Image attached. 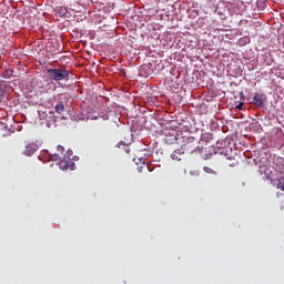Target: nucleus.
<instances>
[{
	"instance_id": "f257e3e1",
	"label": "nucleus",
	"mask_w": 284,
	"mask_h": 284,
	"mask_svg": "<svg viewBox=\"0 0 284 284\" xmlns=\"http://www.w3.org/2000/svg\"><path fill=\"white\" fill-rule=\"evenodd\" d=\"M182 151L186 152V154H201L204 161L207 159H212L214 154H217V150L214 146H210L209 149H203V146L199 145V141L194 138H183V144L181 145Z\"/></svg>"
},
{
	"instance_id": "f03ea898",
	"label": "nucleus",
	"mask_w": 284,
	"mask_h": 284,
	"mask_svg": "<svg viewBox=\"0 0 284 284\" xmlns=\"http://www.w3.org/2000/svg\"><path fill=\"white\" fill-rule=\"evenodd\" d=\"M72 150H68L65 155L61 159L59 158V154L54 153L50 155L49 161H57V165L60 166V170H74V162L79 161L78 156L72 158Z\"/></svg>"
},
{
	"instance_id": "7ed1b4c3",
	"label": "nucleus",
	"mask_w": 284,
	"mask_h": 284,
	"mask_svg": "<svg viewBox=\"0 0 284 284\" xmlns=\"http://www.w3.org/2000/svg\"><path fill=\"white\" fill-rule=\"evenodd\" d=\"M44 77L47 81H68V79H70V71H68L65 67L48 69Z\"/></svg>"
},
{
	"instance_id": "20e7f679",
	"label": "nucleus",
	"mask_w": 284,
	"mask_h": 284,
	"mask_svg": "<svg viewBox=\"0 0 284 284\" xmlns=\"http://www.w3.org/2000/svg\"><path fill=\"white\" fill-rule=\"evenodd\" d=\"M253 103L256 108H263V105H265V94L255 93L253 97Z\"/></svg>"
},
{
	"instance_id": "39448f33",
	"label": "nucleus",
	"mask_w": 284,
	"mask_h": 284,
	"mask_svg": "<svg viewBox=\"0 0 284 284\" xmlns=\"http://www.w3.org/2000/svg\"><path fill=\"white\" fill-rule=\"evenodd\" d=\"M38 150H39V146L34 143H31L26 146V150L23 153L26 154V156H32V154Z\"/></svg>"
},
{
	"instance_id": "423d86ee",
	"label": "nucleus",
	"mask_w": 284,
	"mask_h": 284,
	"mask_svg": "<svg viewBox=\"0 0 284 284\" xmlns=\"http://www.w3.org/2000/svg\"><path fill=\"white\" fill-rule=\"evenodd\" d=\"M183 154H185V151H183V149H178L171 154V159L173 161H182Z\"/></svg>"
},
{
	"instance_id": "0eeeda50",
	"label": "nucleus",
	"mask_w": 284,
	"mask_h": 284,
	"mask_svg": "<svg viewBox=\"0 0 284 284\" xmlns=\"http://www.w3.org/2000/svg\"><path fill=\"white\" fill-rule=\"evenodd\" d=\"M55 112L58 114H63V112H65V105H63V102L55 104Z\"/></svg>"
},
{
	"instance_id": "6e6552de",
	"label": "nucleus",
	"mask_w": 284,
	"mask_h": 284,
	"mask_svg": "<svg viewBox=\"0 0 284 284\" xmlns=\"http://www.w3.org/2000/svg\"><path fill=\"white\" fill-rule=\"evenodd\" d=\"M272 184L274 187H277V190H282V192H284V184L281 182V180H273Z\"/></svg>"
},
{
	"instance_id": "1a4fd4ad",
	"label": "nucleus",
	"mask_w": 284,
	"mask_h": 284,
	"mask_svg": "<svg viewBox=\"0 0 284 284\" xmlns=\"http://www.w3.org/2000/svg\"><path fill=\"white\" fill-rule=\"evenodd\" d=\"M12 74H14V71H12V69H8L4 73H3V78L4 79H10L12 77Z\"/></svg>"
},
{
	"instance_id": "9d476101",
	"label": "nucleus",
	"mask_w": 284,
	"mask_h": 284,
	"mask_svg": "<svg viewBox=\"0 0 284 284\" xmlns=\"http://www.w3.org/2000/svg\"><path fill=\"white\" fill-rule=\"evenodd\" d=\"M203 170L206 174H216V171L210 166H204Z\"/></svg>"
},
{
	"instance_id": "9b49d317",
	"label": "nucleus",
	"mask_w": 284,
	"mask_h": 284,
	"mask_svg": "<svg viewBox=\"0 0 284 284\" xmlns=\"http://www.w3.org/2000/svg\"><path fill=\"white\" fill-rule=\"evenodd\" d=\"M100 119H102V121H108V119H110V116L108 115V113H100L98 115Z\"/></svg>"
},
{
	"instance_id": "f8f14e48",
	"label": "nucleus",
	"mask_w": 284,
	"mask_h": 284,
	"mask_svg": "<svg viewBox=\"0 0 284 284\" xmlns=\"http://www.w3.org/2000/svg\"><path fill=\"white\" fill-rule=\"evenodd\" d=\"M63 146L62 145H58V152H63Z\"/></svg>"
},
{
	"instance_id": "ddd939ff",
	"label": "nucleus",
	"mask_w": 284,
	"mask_h": 284,
	"mask_svg": "<svg viewBox=\"0 0 284 284\" xmlns=\"http://www.w3.org/2000/svg\"><path fill=\"white\" fill-rule=\"evenodd\" d=\"M237 110H241L243 108V102H241L239 105H236Z\"/></svg>"
},
{
	"instance_id": "4468645a",
	"label": "nucleus",
	"mask_w": 284,
	"mask_h": 284,
	"mask_svg": "<svg viewBox=\"0 0 284 284\" xmlns=\"http://www.w3.org/2000/svg\"><path fill=\"white\" fill-rule=\"evenodd\" d=\"M260 173L261 174H266L265 170H263V168H260Z\"/></svg>"
},
{
	"instance_id": "2eb2a0df",
	"label": "nucleus",
	"mask_w": 284,
	"mask_h": 284,
	"mask_svg": "<svg viewBox=\"0 0 284 284\" xmlns=\"http://www.w3.org/2000/svg\"><path fill=\"white\" fill-rule=\"evenodd\" d=\"M122 144H123V142L118 143L116 148H121Z\"/></svg>"
},
{
	"instance_id": "dca6fc26",
	"label": "nucleus",
	"mask_w": 284,
	"mask_h": 284,
	"mask_svg": "<svg viewBox=\"0 0 284 284\" xmlns=\"http://www.w3.org/2000/svg\"><path fill=\"white\" fill-rule=\"evenodd\" d=\"M2 94H3V91H0V103H1V97H2Z\"/></svg>"
},
{
	"instance_id": "f3484780",
	"label": "nucleus",
	"mask_w": 284,
	"mask_h": 284,
	"mask_svg": "<svg viewBox=\"0 0 284 284\" xmlns=\"http://www.w3.org/2000/svg\"><path fill=\"white\" fill-rule=\"evenodd\" d=\"M125 152H126V154H130V149H126Z\"/></svg>"
},
{
	"instance_id": "a211bd4d",
	"label": "nucleus",
	"mask_w": 284,
	"mask_h": 284,
	"mask_svg": "<svg viewBox=\"0 0 284 284\" xmlns=\"http://www.w3.org/2000/svg\"><path fill=\"white\" fill-rule=\"evenodd\" d=\"M143 169V166H140L138 170H139V172H141V170Z\"/></svg>"
},
{
	"instance_id": "6ab92c4d",
	"label": "nucleus",
	"mask_w": 284,
	"mask_h": 284,
	"mask_svg": "<svg viewBox=\"0 0 284 284\" xmlns=\"http://www.w3.org/2000/svg\"><path fill=\"white\" fill-rule=\"evenodd\" d=\"M91 119H99V116H92Z\"/></svg>"
},
{
	"instance_id": "aec40b11",
	"label": "nucleus",
	"mask_w": 284,
	"mask_h": 284,
	"mask_svg": "<svg viewBox=\"0 0 284 284\" xmlns=\"http://www.w3.org/2000/svg\"><path fill=\"white\" fill-rule=\"evenodd\" d=\"M277 196H281V194H280V193H277Z\"/></svg>"
}]
</instances>
